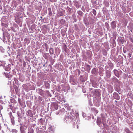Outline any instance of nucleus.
Instances as JSON below:
<instances>
[{
	"label": "nucleus",
	"instance_id": "obj_29",
	"mask_svg": "<svg viewBox=\"0 0 133 133\" xmlns=\"http://www.w3.org/2000/svg\"><path fill=\"white\" fill-rule=\"evenodd\" d=\"M77 13L78 14L81 16H82L83 14V13L81 11H77Z\"/></svg>",
	"mask_w": 133,
	"mask_h": 133
},
{
	"label": "nucleus",
	"instance_id": "obj_26",
	"mask_svg": "<svg viewBox=\"0 0 133 133\" xmlns=\"http://www.w3.org/2000/svg\"><path fill=\"white\" fill-rule=\"evenodd\" d=\"M34 132V130L32 128H30L29 129H28V133H33Z\"/></svg>",
	"mask_w": 133,
	"mask_h": 133
},
{
	"label": "nucleus",
	"instance_id": "obj_7",
	"mask_svg": "<svg viewBox=\"0 0 133 133\" xmlns=\"http://www.w3.org/2000/svg\"><path fill=\"white\" fill-rule=\"evenodd\" d=\"M9 116L11 119V122L12 124V125H14L15 124V120L14 117L12 115V113L11 112H10L9 114Z\"/></svg>",
	"mask_w": 133,
	"mask_h": 133
},
{
	"label": "nucleus",
	"instance_id": "obj_49",
	"mask_svg": "<svg viewBox=\"0 0 133 133\" xmlns=\"http://www.w3.org/2000/svg\"><path fill=\"white\" fill-rule=\"evenodd\" d=\"M3 109V107L1 105H0V110H2Z\"/></svg>",
	"mask_w": 133,
	"mask_h": 133
},
{
	"label": "nucleus",
	"instance_id": "obj_22",
	"mask_svg": "<svg viewBox=\"0 0 133 133\" xmlns=\"http://www.w3.org/2000/svg\"><path fill=\"white\" fill-rule=\"evenodd\" d=\"M99 74L101 76L102 75V73L103 72V70L102 68L101 67L99 69Z\"/></svg>",
	"mask_w": 133,
	"mask_h": 133
},
{
	"label": "nucleus",
	"instance_id": "obj_12",
	"mask_svg": "<svg viewBox=\"0 0 133 133\" xmlns=\"http://www.w3.org/2000/svg\"><path fill=\"white\" fill-rule=\"evenodd\" d=\"M27 115L31 117H33V115L32 113V112L31 110H29L27 111Z\"/></svg>",
	"mask_w": 133,
	"mask_h": 133
},
{
	"label": "nucleus",
	"instance_id": "obj_28",
	"mask_svg": "<svg viewBox=\"0 0 133 133\" xmlns=\"http://www.w3.org/2000/svg\"><path fill=\"white\" fill-rule=\"evenodd\" d=\"M14 81L15 83L17 85H19L20 84V83H19L18 81L17 80L16 78H15L14 79Z\"/></svg>",
	"mask_w": 133,
	"mask_h": 133
},
{
	"label": "nucleus",
	"instance_id": "obj_1",
	"mask_svg": "<svg viewBox=\"0 0 133 133\" xmlns=\"http://www.w3.org/2000/svg\"><path fill=\"white\" fill-rule=\"evenodd\" d=\"M102 116L101 118L100 117H98L97 119V124L99 126H101L102 124L104 125H105L106 122V120L105 119V117L104 115L101 114Z\"/></svg>",
	"mask_w": 133,
	"mask_h": 133
},
{
	"label": "nucleus",
	"instance_id": "obj_19",
	"mask_svg": "<svg viewBox=\"0 0 133 133\" xmlns=\"http://www.w3.org/2000/svg\"><path fill=\"white\" fill-rule=\"evenodd\" d=\"M49 53L50 55L52 54L54 52V50L53 49L50 48L49 49Z\"/></svg>",
	"mask_w": 133,
	"mask_h": 133
},
{
	"label": "nucleus",
	"instance_id": "obj_24",
	"mask_svg": "<svg viewBox=\"0 0 133 133\" xmlns=\"http://www.w3.org/2000/svg\"><path fill=\"white\" fill-rule=\"evenodd\" d=\"M49 131L50 132H53V129L52 126L49 125L48 128Z\"/></svg>",
	"mask_w": 133,
	"mask_h": 133
},
{
	"label": "nucleus",
	"instance_id": "obj_25",
	"mask_svg": "<svg viewBox=\"0 0 133 133\" xmlns=\"http://www.w3.org/2000/svg\"><path fill=\"white\" fill-rule=\"evenodd\" d=\"M24 41L25 43L27 44L29 43L30 42V40L26 38L24 39Z\"/></svg>",
	"mask_w": 133,
	"mask_h": 133
},
{
	"label": "nucleus",
	"instance_id": "obj_27",
	"mask_svg": "<svg viewBox=\"0 0 133 133\" xmlns=\"http://www.w3.org/2000/svg\"><path fill=\"white\" fill-rule=\"evenodd\" d=\"M48 10L49 11V15L50 16H51L52 15V13L51 8H48Z\"/></svg>",
	"mask_w": 133,
	"mask_h": 133
},
{
	"label": "nucleus",
	"instance_id": "obj_47",
	"mask_svg": "<svg viewBox=\"0 0 133 133\" xmlns=\"http://www.w3.org/2000/svg\"><path fill=\"white\" fill-rule=\"evenodd\" d=\"M74 20L76 22L77 21V19L76 18V17L74 18Z\"/></svg>",
	"mask_w": 133,
	"mask_h": 133
},
{
	"label": "nucleus",
	"instance_id": "obj_23",
	"mask_svg": "<svg viewBox=\"0 0 133 133\" xmlns=\"http://www.w3.org/2000/svg\"><path fill=\"white\" fill-rule=\"evenodd\" d=\"M58 15L59 16H63V14L61 11H59L58 12Z\"/></svg>",
	"mask_w": 133,
	"mask_h": 133
},
{
	"label": "nucleus",
	"instance_id": "obj_15",
	"mask_svg": "<svg viewBox=\"0 0 133 133\" xmlns=\"http://www.w3.org/2000/svg\"><path fill=\"white\" fill-rule=\"evenodd\" d=\"M114 72L115 75L116 76L118 77H119L118 71L116 69H114Z\"/></svg>",
	"mask_w": 133,
	"mask_h": 133
},
{
	"label": "nucleus",
	"instance_id": "obj_17",
	"mask_svg": "<svg viewBox=\"0 0 133 133\" xmlns=\"http://www.w3.org/2000/svg\"><path fill=\"white\" fill-rule=\"evenodd\" d=\"M106 74L108 78H109L111 76V73L110 71H107L106 72Z\"/></svg>",
	"mask_w": 133,
	"mask_h": 133
},
{
	"label": "nucleus",
	"instance_id": "obj_21",
	"mask_svg": "<svg viewBox=\"0 0 133 133\" xmlns=\"http://www.w3.org/2000/svg\"><path fill=\"white\" fill-rule=\"evenodd\" d=\"M10 90L12 94V95H14V94H13L14 93V88L13 86H10Z\"/></svg>",
	"mask_w": 133,
	"mask_h": 133
},
{
	"label": "nucleus",
	"instance_id": "obj_51",
	"mask_svg": "<svg viewBox=\"0 0 133 133\" xmlns=\"http://www.w3.org/2000/svg\"><path fill=\"white\" fill-rule=\"evenodd\" d=\"M28 124H26V125L24 124V126L25 127H26L27 128V127L28 126Z\"/></svg>",
	"mask_w": 133,
	"mask_h": 133
},
{
	"label": "nucleus",
	"instance_id": "obj_61",
	"mask_svg": "<svg viewBox=\"0 0 133 133\" xmlns=\"http://www.w3.org/2000/svg\"><path fill=\"white\" fill-rule=\"evenodd\" d=\"M9 82V83H8V84H10V83H11V82Z\"/></svg>",
	"mask_w": 133,
	"mask_h": 133
},
{
	"label": "nucleus",
	"instance_id": "obj_38",
	"mask_svg": "<svg viewBox=\"0 0 133 133\" xmlns=\"http://www.w3.org/2000/svg\"><path fill=\"white\" fill-rule=\"evenodd\" d=\"M123 39H124L122 37V38H121V40H120L121 42L122 43H123V42H124V41Z\"/></svg>",
	"mask_w": 133,
	"mask_h": 133
},
{
	"label": "nucleus",
	"instance_id": "obj_58",
	"mask_svg": "<svg viewBox=\"0 0 133 133\" xmlns=\"http://www.w3.org/2000/svg\"><path fill=\"white\" fill-rule=\"evenodd\" d=\"M79 8V6H77H77H76V8Z\"/></svg>",
	"mask_w": 133,
	"mask_h": 133
},
{
	"label": "nucleus",
	"instance_id": "obj_56",
	"mask_svg": "<svg viewBox=\"0 0 133 133\" xmlns=\"http://www.w3.org/2000/svg\"><path fill=\"white\" fill-rule=\"evenodd\" d=\"M131 124H132L131 125L132 126V127L133 128V123H132Z\"/></svg>",
	"mask_w": 133,
	"mask_h": 133
},
{
	"label": "nucleus",
	"instance_id": "obj_30",
	"mask_svg": "<svg viewBox=\"0 0 133 133\" xmlns=\"http://www.w3.org/2000/svg\"><path fill=\"white\" fill-rule=\"evenodd\" d=\"M109 66H110V68L111 69L113 68L114 66V65L112 63H109Z\"/></svg>",
	"mask_w": 133,
	"mask_h": 133
},
{
	"label": "nucleus",
	"instance_id": "obj_40",
	"mask_svg": "<svg viewBox=\"0 0 133 133\" xmlns=\"http://www.w3.org/2000/svg\"><path fill=\"white\" fill-rule=\"evenodd\" d=\"M0 51L2 52H3L4 51V50L2 48H0Z\"/></svg>",
	"mask_w": 133,
	"mask_h": 133
},
{
	"label": "nucleus",
	"instance_id": "obj_62",
	"mask_svg": "<svg viewBox=\"0 0 133 133\" xmlns=\"http://www.w3.org/2000/svg\"><path fill=\"white\" fill-rule=\"evenodd\" d=\"M43 66H45V64L43 65Z\"/></svg>",
	"mask_w": 133,
	"mask_h": 133
},
{
	"label": "nucleus",
	"instance_id": "obj_11",
	"mask_svg": "<svg viewBox=\"0 0 133 133\" xmlns=\"http://www.w3.org/2000/svg\"><path fill=\"white\" fill-rule=\"evenodd\" d=\"M91 73L93 74H98V69L95 68L93 69L91 71Z\"/></svg>",
	"mask_w": 133,
	"mask_h": 133
},
{
	"label": "nucleus",
	"instance_id": "obj_2",
	"mask_svg": "<svg viewBox=\"0 0 133 133\" xmlns=\"http://www.w3.org/2000/svg\"><path fill=\"white\" fill-rule=\"evenodd\" d=\"M58 105L57 103H54L51 104V110L54 111L57 110L58 109Z\"/></svg>",
	"mask_w": 133,
	"mask_h": 133
},
{
	"label": "nucleus",
	"instance_id": "obj_31",
	"mask_svg": "<svg viewBox=\"0 0 133 133\" xmlns=\"http://www.w3.org/2000/svg\"><path fill=\"white\" fill-rule=\"evenodd\" d=\"M55 60L54 59L52 58L50 60V62L52 64H53L55 62Z\"/></svg>",
	"mask_w": 133,
	"mask_h": 133
},
{
	"label": "nucleus",
	"instance_id": "obj_41",
	"mask_svg": "<svg viewBox=\"0 0 133 133\" xmlns=\"http://www.w3.org/2000/svg\"><path fill=\"white\" fill-rule=\"evenodd\" d=\"M45 92L48 95H51L50 92L48 90H46Z\"/></svg>",
	"mask_w": 133,
	"mask_h": 133
},
{
	"label": "nucleus",
	"instance_id": "obj_5",
	"mask_svg": "<svg viewBox=\"0 0 133 133\" xmlns=\"http://www.w3.org/2000/svg\"><path fill=\"white\" fill-rule=\"evenodd\" d=\"M2 30L3 31V35L6 36L8 39H9L10 38V35L7 31L6 30H3V28H2Z\"/></svg>",
	"mask_w": 133,
	"mask_h": 133
},
{
	"label": "nucleus",
	"instance_id": "obj_48",
	"mask_svg": "<svg viewBox=\"0 0 133 133\" xmlns=\"http://www.w3.org/2000/svg\"><path fill=\"white\" fill-rule=\"evenodd\" d=\"M123 52H124V53H126V52L127 51H126V50H125L124 49H123Z\"/></svg>",
	"mask_w": 133,
	"mask_h": 133
},
{
	"label": "nucleus",
	"instance_id": "obj_3",
	"mask_svg": "<svg viewBox=\"0 0 133 133\" xmlns=\"http://www.w3.org/2000/svg\"><path fill=\"white\" fill-rule=\"evenodd\" d=\"M73 118L70 115L69 116L65 117L64 118V121L66 123L71 122L73 120Z\"/></svg>",
	"mask_w": 133,
	"mask_h": 133
},
{
	"label": "nucleus",
	"instance_id": "obj_37",
	"mask_svg": "<svg viewBox=\"0 0 133 133\" xmlns=\"http://www.w3.org/2000/svg\"><path fill=\"white\" fill-rule=\"evenodd\" d=\"M39 100L40 101H42V97L40 96H39L38 97Z\"/></svg>",
	"mask_w": 133,
	"mask_h": 133
},
{
	"label": "nucleus",
	"instance_id": "obj_9",
	"mask_svg": "<svg viewBox=\"0 0 133 133\" xmlns=\"http://www.w3.org/2000/svg\"><path fill=\"white\" fill-rule=\"evenodd\" d=\"M1 25L2 26V28L3 30H5L4 29L7 27L8 25L5 23V22L3 21H2L1 23Z\"/></svg>",
	"mask_w": 133,
	"mask_h": 133
},
{
	"label": "nucleus",
	"instance_id": "obj_57",
	"mask_svg": "<svg viewBox=\"0 0 133 133\" xmlns=\"http://www.w3.org/2000/svg\"><path fill=\"white\" fill-rule=\"evenodd\" d=\"M87 66L89 67V68H90V65H87Z\"/></svg>",
	"mask_w": 133,
	"mask_h": 133
},
{
	"label": "nucleus",
	"instance_id": "obj_20",
	"mask_svg": "<svg viewBox=\"0 0 133 133\" xmlns=\"http://www.w3.org/2000/svg\"><path fill=\"white\" fill-rule=\"evenodd\" d=\"M124 133H130V131L128 128H125Z\"/></svg>",
	"mask_w": 133,
	"mask_h": 133
},
{
	"label": "nucleus",
	"instance_id": "obj_50",
	"mask_svg": "<svg viewBox=\"0 0 133 133\" xmlns=\"http://www.w3.org/2000/svg\"><path fill=\"white\" fill-rule=\"evenodd\" d=\"M116 90V91H117V92H118L120 90V88H119V89H117Z\"/></svg>",
	"mask_w": 133,
	"mask_h": 133
},
{
	"label": "nucleus",
	"instance_id": "obj_8",
	"mask_svg": "<svg viewBox=\"0 0 133 133\" xmlns=\"http://www.w3.org/2000/svg\"><path fill=\"white\" fill-rule=\"evenodd\" d=\"M113 97L115 99L117 100H119L120 98V97L118 94L115 92L114 93Z\"/></svg>",
	"mask_w": 133,
	"mask_h": 133
},
{
	"label": "nucleus",
	"instance_id": "obj_36",
	"mask_svg": "<svg viewBox=\"0 0 133 133\" xmlns=\"http://www.w3.org/2000/svg\"><path fill=\"white\" fill-rule=\"evenodd\" d=\"M3 41L4 43H5V42H6V39L5 36L3 35Z\"/></svg>",
	"mask_w": 133,
	"mask_h": 133
},
{
	"label": "nucleus",
	"instance_id": "obj_6",
	"mask_svg": "<svg viewBox=\"0 0 133 133\" xmlns=\"http://www.w3.org/2000/svg\"><path fill=\"white\" fill-rule=\"evenodd\" d=\"M90 90L92 92L93 95L96 96H98L99 95V93L97 90L90 89Z\"/></svg>",
	"mask_w": 133,
	"mask_h": 133
},
{
	"label": "nucleus",
	"instance_id": "obj_53",
	"mask_svg": "<svg viewBox=\"0 0 133 133\" xmlns=\"http://www.w3.org/2000/svg\"><path fill=\"white\" fill-rule=\"evenodd\" d=\"M18 122H21V119H18Z\"/></svg>",
	"mask_w": 133,
	"mask_h": 133
},
{
	"label": "nucleus",
	"instance_id": "obj_60",
	"mask_svg": "<svg viewBox=\"0 0 133 133\" xmlns=\"http://www.w3.org/2000/svg\"><path fill=\"white\" fill-rule=\"evenodd\" d=\"M123 56H124V57H125H125H126V56H125V55H123Z\"/></svg>",
	"mask_w": 133,
	"mask_h": 133
},
{
	"label": "nucleus",
	"instance_id": "obj_55",
	"mask_svg": "<svg viewBox=\"0 0 133 133\" xmlns=\"http://www.w3.org/2000/svg\"><path fill=\"white\" fill-rule=\"evenodd\" d=\"M96 0H95V1H94V4H95L96 3Z\"/></svg>",
	"mask_w": 133,
	"mask_h": 133
},
{
	"label": "nucleus",
	"instance_id": "obj_33",
	"mask_svg": "<svg viewBox=\"0 0 133 133\" xmlns=\"http://www.w3.org/2000/svg\"><path fill=\"white\" fill-rule=\"evenodd\" d=\"M38 121L39 122V123H40L41 124H42L43 123V119L42 118H41L40 119H39L38 120Z\"/></svg>",
	"mask_w": 133,
	"mask_h": 133
},
{
	"label": "nucleus",
	"instance_id": "obj_64",
	"mask_svg": "<svg viewBox=\"0 0 133 133\" xmlns=\"http://www.w3.org/2000/svg\"><path fill=\"white\" fill-rule=\"evenodd\" d=\"M78 128V126H77V128Z\"/></svg>",
	"mask_w": 133,
	"mask_h": 133
},
{
	"label": "nucleus",
	"instance_id": "obj_59",
	"mask_svg": "<svg viewBox=\"0 0 133 133\" xmlns=\"http://www.w3.org/2000/svg\"><path fill=\"white\" fill-rule=\"evenodd\" d=\"M20 100V98H18V101L19 102Z\"/></svg>",
	"mask_w": 133,
	"mask_h": 133
},
{
	"label": "nucleus",
	"instance_id": "obj_42",
	"mask_svg": "<svg viewBox=\"0 0 133 133\" xmlns=\"http://www.w3.org/2000/svg\"><path fill=\"white\" fill-rule=\"evenodd\" d=\"M10 67H8L7 68L5 69V70L7 71H9L10 70Z\"/></svg>",
	"mask_w": 133,
	"mask_h": 133
},
{
	"label": "nucleus",
	"instance_id": "obj_52",
	"mask_svg": "<svg viewBox=\"0 0 133 133\" xmlns=\"http://www.w3.org/2000/svg\"><path fill=\"white\" fill-rule=\"evenodd\" d=\"M56 114L57 115H58V114H59V112H56Z\"/></svg>",
	"mask_w": 133,
	"mask_h": 133
},
{
	"label": "nucleus",
	"instance_id": "obj_32",
	"mask_svg": "<svg viewBox=\"0 0 133 133\" xmlns=\"http://www.w3.org/2000/svg\"><path fill=\"white\" fill-rule=\"evenodd\" d=\"M13 133H17L18 132V131L16 129H13L11 131Z\"/></svg>",
	"mask_w": 133,
	"mask_h": 133
},
{
	"label": "nucleus",
	"instance_id": "obj_18",
	"mask_svg": "<svg viewBox=\"0 0 133 133\" xmlns=\"http://www.w3.org/2000/svg\"><path fill=\"white\" fill-rule=\"evenodd\" d=\"M50 84L49 83L47 82H45V88L46 89L49 88Z\"/></svg>",
	"mask_w": 133,
	"mask_h": 133
},
{
	"label": "nucleus",
	"instance_id": "obj_63",
	"mask_svg": "<svg viewBox=\"0 0 133 133\" xmlns=\"http://www.w3.org/2000/svg\"><path fill=\"white\" fill-rule=\"evenodd\" d=\"M118 93H119V94H120V93L118 92Z\"/></svg>",
	"mask_w": 133,
	"mask_h": 133
},
{
	"label": "nucleus",
	"instance_id": "obj_46",
	"mask_svg": "<svg viewBox=\"0 0 133 133\" xmlns=\"http://www.w3.org/2000/svg\"><path fill=\"white\" fill-rule=\"evenodd\" d=\"M50 0L51 2H56L57 1V0Z\"/></svg>",
	"mask_w": 133,
	"mask_h": 133
},
{
	"label": "nucleus",
	"instance_id": "obj_54",
	"mask_svg": "<svg viewBox=\"0 0 133 133\" xmlns=\"http://www.w3.org/2000/svg\"><path fill=\"white\" fill-rule=\"evenodd\" d=\"M95 112L96 113H98V111L97 110H95Z\"/></svg>",
	"mask_w": 133,
	"mask_h": 133
},
{
	"label": "nucleus",
	"instance_id": "obj_45",
	"mask_svg": "<svg viewBox=\"0 0 133 133\" xmlns=\"http://www.w3.org/2000/svg\"><path fill=\"white\" fill-rule=\"evenodd\" d=\"M115 79L116 80V81H117V82L118 83H119L120 82V81H119L118 79H117V78H115Z\"/></svg>",
	"mask_w": 133,
	"mask_h": 133
},
{
	"label": "nucleus",
	"instance_id": "obj_35",
	"mask_svg": "<svg viewBox=\"0 0 133 133\" xmlns=\"http://www.w3.org/2000/svg\"><path fill=\"white\" fill-rule=\"evenodd\" d=\"M103 53L104 55H106L107 54V52L105 50H104L103 51Z\"/></svg>",
	"mask_w": 133,
	"mask_h": 133
},
{
	"label": "nucleus",
	"instance_id": "obj_39",
	"mask_svg": "<svg viewBox=\"0 0 133 133\" xmlns=\"http://www.w3.org/2000/svg\"><path fill=\"white\" fill-rule=\"evenodd\" d=\"M82 10L84 12L85 11L84 8L83 6L81 8Z\"/></svg>",
	"mask_w": 133,
	"mask_h": 133
},
{
	"label": "nucleus",
	"instance_id": "obj_4",
	"mask_svg": "<svg viewBox=\"0 0 133 133\" xmlns=\"http://www.w3.org/2000/svg\"><path fill=\"white\" fill-rule=\"evenodd\" d=\"M3 75V76H4L5 77L8 78L9 79H10L12 77V75L10 73V72H3L2 73Z\"/></svg>",
	"mask_w": 133,
	"mask_h": 133
},
{
	"label": "nucleus",
	"instance_id": "obj_16",
	"mask_svg": "<svg viewBox=\"0 0 133 133\" xmlns=\"http://www.w3.org/2000/svg\"><path fill=\"white\" fill-rule=\"evenodd\" d=\"M21 133H26L23 127L21 125L20 128Z\"/></svg>",
	"mask_w": 133,
	"mask_h": 133
},
{
	"label": "nucleus",
	"instance_id": "obj_43",
	"mask_svg": "<svg viewBox=\"0 0 133 133\" xmlns=\"http://www.w3.org/2000/svg\"><path fill=\"white\" fill-rule=\"evenodd\" d=\"M85 115H85V114L84 112H82V116L83 117V118H84V117H85Z\"/></svg>",
	"mask_w": 133,
	"mask_h": 133
},
{
	"label": "nucleus",
	"instance_id": "obj_10",
	"mask_svg": "<svg viewBox=\"0 0 133 133\" xmlns=\"http://www.w3.org/2000/svg\"><path fill=\"white\" fill-rule=\"evenodd\" d=\"M17 116L18 117V119L22 118L23 117V115L22 114V111H18L17 112Z\"/></svg>",
	"mask_w": 133,
	"mask_h": 133
},
{
	"label": "nucleus",
	"instance_id": "obj_34",
	"mask_svg": "<svg viewBox=\"0 0 133 133\" xmlns=\"http://www.w3.org/2000/svg\"><path fill=\"white\" fill-rule=\"evenodd\" d=\"M92 12L94 15L95 16L96 14V10L94 9H93L92 10Z\"/></svg>",
	"mask_w": 133,
	"mask_h": 133
},
{
	"label": "nucleus",
	"instance_id": "obj_14",
	"mask_svg": "<svg viewBox=\"0 0 133 133\" xmlns=\"http://www.w3.org/2000/svg\"><path fill=\"white\" fill-rule=\"evenodd\" d=\"M38 93L42 96H43L44 95V91L42 89H39L38 90Z\"/></svg>",
	"mask_w": 133,
	"mask_h": 133
},
{
	"label": "nucleus",
	"instance_id": "obj_13",
	"mask_svg": "<svg viewBox=\"0 0 133 133\" xmlns=\"http://www.w3.org/2000/svg\"><path fill=\"white\" fill-rule=\"evenodd\" d=\"M111 25L112 28L114 29L116 27V22L115 21H113L111 23Z\"/></svg>",
	"mask_w": 133,
	"mask_h": 133
},
{
	"label": "nucleus",
	"instance_id": "obj_44",
	"mask_svg": "<svg viewBox=\"0 0 133 133\" xmlns=\"http://www.w3.org/2000/svg\"><path fill=\"white\" fill-rule=\"evenodd\" d=\"M128 55H129V56H128V57H131V55L130 54L128 53Z\"/></svg>",
	"mask_w": 133,
	"mask_h": 133
}]
</instances>
